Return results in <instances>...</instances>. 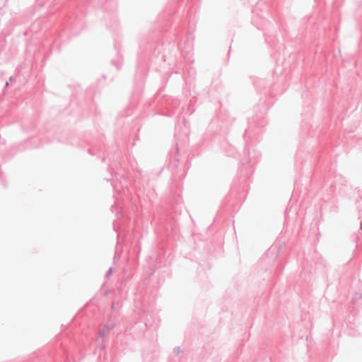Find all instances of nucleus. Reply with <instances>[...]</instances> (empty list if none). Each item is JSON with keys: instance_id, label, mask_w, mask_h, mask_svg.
<instances>
[{"instance_id": "1", "label": "nucleus", "mask_w": 362, "mask_h": 362, "mask_svg": "<svg viewBox=\"0 0 362 362\" xmlns=\"http://www.w3.org/2000/svg\"><path fill=\"white\" fill-rule=\"evenodd\" d=\"M178 32L175 29L170 39L164 35L161 41L158 40L155 34H146L141 37L136 65V83H142L149 69L158 71L164 62H173L180 53V47L175 43Z\"/></svg>"}, {"instance_id": "2", "label": "nucleus", "mask_w": 362, "mask_h": 362, "mask_svg": "<svg viewBox=\"0 0 362 362\" xmlns=\"http://www.w3.org/2000/svg\"><path fill=\"white\" fill-rule=\"evenodd\" d=\"M243 139L245 142L244 156L240 160L238 173L241 176V182H247L253 174V165L257 163L261 153L255 149L251 144V135L247 129L245 130Z\"/></svg>"}, {"instance_id": "3", "label": "nucleus", "mask_w": 362, "mask_h": 362, "mask_svg": "<svg viewBox=\"0 0 362 362\" xmlns=\"http://www.w3.org/2000/svg\"><path fill=\"white\" fill-rule=\"evenodd\" d=\"M148 106L155 109V112L152 115L172 117L179 107L180 101L177 98L167 95L160 96L159 90L154 95L153 100L148 103Z\"/></svg>"}, {"instance_id": "4", "label": "nucleus", "mask_w": 362, "mask_h": 362, "mask_svg": "<svg viewBox=\"0 0 362 362\" xmlns=\"http://www.w3.org/2000/svg\"><path fill=\"white\" fill-rule=\"evenodd\" d=\"M169 161L168 168L171 170L172 177L176 181L182 180L187 175V161L184 166L180 165V150L178 143L176 142L174 148L168 153Z\"/></svg>"}, {"instance_id": "5", "label": "nucleus", "mask_w": 362, "mask_h": 362, "mask_svg": "<svg viewBox=\"0 0 362 362\" xmlns=\"http://www.w3.org/2000/svg\"><path fill=\"white\" fill-rule=\"evenodd\" d=\"M226 127V124L223 121L220 122L219 117L214 118L208 127L207 131L203 134L201 142L202 144H207L212 139L211 134L213 135L220 134L223 129Z\"/></svg>"}, {"instance_id": "6", "label": "nucleus", "mask_w": 362, "mask_h": 362, "mask_svg": "<svg viewBox=\"0 0 362 362\" xmlns=\"http://www.w3.org/2000/svg\"><path fill=\"white\" fill-rule=\"evenodd\" d=\"M250 126L256 125L258 127H264L267 124V119L263 113H259L247 119Z\"/></svg>"}, {"instance_id": "7", "label": "nucleus", "mask_w": 362, "mask_h": 362, "mask_svg": "<svg viewBox=\"0 0 362 362\" xmlns=\"http://www.w3.org/2000/svg\"><path fill=\"white\" fill-rule=\"evenodd\" d=\"M18 151V150L17 149V146H13L6 150L3 156L6 160H8L11 159Z\"/></svg>"}, {"instance_id": "8", "label": "nucleus", "mask_w": 362, "mask_h": 362, "mask_svg": "<svg viewBox=\"0 0 362 362\" xmlns=\"http://www.w3.org/2000/svg\"><path fill=\"white\" fill-rule=\"evenodd\" d=\"M270 27H274V25L272 23H269L268 22L267 23V25H265L264 28H263L262 29L263 30H266V31L264 33V39L265 40L269 43V44H273V41L272 40L270 39V35H269L268 33V31L270 30Z\"/></svg>"}, {"instance_id": "9", "label": "nucleus", "mask_w": 362, "mask_h": 362, "mask_svg": "<svg viewBox=\"0 0 362 362\" xmlns=\"http://www.w3.org/2000/svg\"><path fill=\"white\" fill-rule=\"evenodd\" d=\"M123 156L121 152H118L117 156V168L118 170H124L123 167Z\"/></svg>"}, {"instance_id": "10", "label": "nucleus", "mask_w": 362, "mask_h": 362, "mask_svg": "<svg viewBox=\"0 0 362 362\" xmlns=\"http://www.w3.org/2000/svg\"><path fill=\"white\" fill-rule=\"evenodd\" d=\"M354 240L356 243V247L362 245V233L361 231L358 230V233L354 235Z\"/></svg>"}, {"instance_id": "11", "label": "nucleus", "mask_w": 362, "mask_h": 362, "mask_svg": "<svg viewBox=\"0 0 362 362\" xmlns=\"http://www.w3.org/2000/svg\"><path fill=\"white\" fill-rule=\"evenodd\" d=\"M275 249H276V251L275 255H274V259L277 258V257H278V256H279V254H280V249H281V248H280V247H274L272 250H270V251L269 252V253H267V254H266V255H263V257H262V258L261 261H262V262L264 261V259H265V257H266V256H267V257H268V256L269 255V254H270V253H272V252H273V250H274Z\"/></svg>"}, {"instance_id": "12", "label": "nucleus", "mask_w": 362, "mask_h": 362, "mask_svg": "<svg viewBox=\"0 0 362 362\" xmlns=\"http://www.w3.org/2000/svg\"><path fill=\"white\" fill-rule=\"evenodd\" d=\"M111 64L115 66L117 70H119L122 66V62L120 59H112Z\"/></svg>"}, {"instance_id": "13", "label": "nucleus", "mask_w": 362, "mask_h": 362, "mask_svg": "<svg viewBox=\"0 0 362 362\" xmlns=\"http://www.w3.org/2000/svg\"><path fill=\"white\" fill-rule=\"evenodd\" d=\"M115 327V323H106L103 325V329H105V332H110L112 329H113Z\"/></svg>"}, {"instance_id": "14", "label": "nucleus", "mask_w": 362, "mask_h": 362, "mask_svg": "<svg viewBox=\"0 0 362 362\" xmlns=\"http://www.w3.org/2000/svg\"><path fill=\"white\" fill-rule=\"evenodd\" d=\"M303 162V160H301V158H300V151L298 150L297 151L296 156V163H295L296 167H297L298 165L302 164Z\"/></svg>"}, {"instance_id": "15", "label": "nucleus", "mask_w": 362, "mask_h": 362, "mask_svg": "<svg viewBox=\"0 0 362 362\" xmlns=\"http://www.w3.org/2000/svg\"><path fill=\"white\" fill-rule=\"evenodd\" d=\"M0 182L4 188L7 187V182H6V178L5 175L0 177Z\"/></svg>"}, {"instance_id": "16", "label": "nucleus", "mask_w": 362, "mask_h": 362, "mask_svg": "<svg viewBox=\"0 0 362 362\" xmlns=\"http://www.w3.org/2000/svg\"><path fill=\"white\" fill-rule=\"evenodd\" d=\"M112 272H113V268L110 267L109 269L105 273V278L106 279L109 278L112 275Z\"/></svg>"}, {"instance_id": "17", "label": "nucleus", "mask_w": 362, "mask_h": 362, "mask_svg": "<svg viewBox=\"0 0 362 362\" xmlns=\"http://www.w3.org/2000/svg\"><path fill=\"white\" fill-rule=\"evenodd\" d=\"M16 81V76H11L9 77L8 82L11 84V86H13V83Z\"/></svg>"}, {"instance_id": "18", "label": "nucleus", "mask_w": 362, "mask_h": 362, "mask_svg": "<svg viewBox=\"0 0 362 362\" xmlns=\"http://www.w3.org/2000/svg\"><path fill=\"white\" fill-rule=\"evenodd\" d=\"M106 334V332L105 329H102L99 331V336L100 338H104Z\"/></svg>"}, {"instance_id": "19", "label": "nucleus", "mask_w": 362, "mask_h": 362, "mask_svg": "<svg viewBox=\"0 0 362 362\" xmlns=\"http://www.w3.org/2000/svg\"><path fill=\"white\" fill-rule=\"evenodd\" d=\"M282 271H283V267L276 269L275 273L276 275H280L282 273Z\"/></svg>"}, {"instance_id": "20", "label": "nucleus", "mask_w": 362, "mask_h": 362, "mask_svg": "<svg viewBox=\"0 0 362 362\" xmlns=\"http://www.w3.org/2000/svg\"><path fill=\"white\" fill-rule=\"evenodd\" d=\"M87 151L91 156H95V153H94V151H93V148H88Z\"/></svg>"}, {"instance_id": "21", "label": "nucleus", "mask_w": 362, "mask_h": 362, "mask_svg": "<svg viewBox=\"0 0 362 362\" xmlns=\"http://www.w3.org/2000/svg\"><path fill=\"white\" fill-rule=\"evenodd\" d=\"M174 351L176 353V354H178L180 351V349L179 346L175 347Z\"/></svg>"}, {"instance_id": "22", "label": "nucleus", "mask_w": 362, "mask_h": 362, "mask_svg": "<svg viewBox=\"0 0 362 362\" xmlns=\"http://www.w3.org/2000/svg\"><path fill=\"white\" fill-rule=\"evenodd\" d=\"M361 199H362V197H361V195H359L358 197H356V201L358 202H360Z\"/></svg>"}, {"instance_id": "23", "label": "nucleus", "mask_w": 362, "mask_h": 362, "mask_svg": "<svg viewBox=\"0 0 362 362\" xmlns=\"http://www.w3.org/2000/svg\"><path fill=\"white\" fill-rule=\"evenodd\" d=\"M10 85V83L8 81H6L4 85V89L7 88Z\"/></svg>"}, {"instance_id": "24", "label": "nucleus", "mask_w": 362, "mask_h": 362, "mask_svg": "<svg viewBox=\"0 0 362 362\" xmlns=\"http://www.w3.org/2000/svg\"><path fill=\"white\" fill-rule=\"evenodd\" d=\"M107 157L109 158V160H114V158L110 157V152H107Z\"/></svg>"}, {"instance_id": "25", "label": "nucleus", "mask_w": 362, "mask_h": 362, "mask_svg": "<svg viewBox=\"0 0 362 362\" xmlns=\"http://www.w3.org/2000/svg\"><path fill=\"white\" fill-rule=\"evenodd\" d=\"M121 177L124 179V180H127L128 178L127 175H124V174H122L121 175Z\"/></svg>"}, {"instance_id": "26", "label": "nucleus", "mask_w": 362, "mask_h": 362, "mask_svg": "<svg viewBox=\"0 0 362 362\" xmlns=\"http://www.w3.org/2000/svg\"><path fill=\"white\" fill-rule=\"evenodd\" d=\"M106 158H107V157H105V156H103V157L101 158V160H102V162H103V163H104V162L105 161V160H106Z\"/></svg>"}, {"instance_id": "27", "label": "nucleus", "mask_w": 362, "mask_h": 362, "mask_svg": "<svg viewBox=\"0 0 362 362\" xmlns=\"http://www.w3.org/2000/svg\"><path fill=\"white\" fill-rule=\"evenodd\" d=\"M21 66V64H19L18 66L16 68V71H20Z\"/></svg>"}, {"instance_id": "28", "label": "nucleus", "mask_w": 362, "mask_h": 362, "mask_svg": "<svg viewBox=\"0 0 362 362\" xmlns=\"http://www.w3.org/2000/svg\"><path fill=\"white\" fill-rule=\"evenodd\" d=\"M4 175V174L3 171L1 170H0V177H2Z\"/></svg>"}, {"instance_id": "29", "label": "nucleus", "mask_w": 362, "mask_h": 362, "mask_svg": "<svg viewBox=\"0 0 362 362\" xmlns=\"http://www.w3.org/2000/svg\"><path fill=\"white\" fill-rule=\"evenodd\" d=\"M111 309L115 310V303H112V304L111 305Z\"/></svg>"}, {"instance_id": "30", "label": "nucleus", "mask_w": 362, "mask_h": 362, "mask_svg": "<svg viewBox=\"0 0 362 362\" xmlns=\"http://www.w3.org/2000/svg\"><path fill=\"white\" fill-rule=\"evenodd\" d=\"M360 229L362 230V221L360 223Z\"/></svg>"}, {"instance_id": "31", "label": "nucleus", "mask_w": 362, "mask_h": 362, "mask_svg": "<svg viewBox=\"0 0 362 362\" xmlns=\"http://www.w3.org/2000/svg\"><path fill=\"white\" fill-rule=\"evenodd\" d=\"M37 54L36 52H35V53H34V57H35V60H36Z\"/></svg>"}, {"instance_id": "32", "label": "nucleus", "mask_w": 362, "mask_h": 362, "mask_svg": "<svg viewBox=\"0 0 362 362\" xmlns=\"http://www.w3.org/2000/svg\"><path fill=\"white\" fill-rule=\"evenodd\" d=\"M50 46H51V48H52V49H54V46H55V45H54V44H52V45H50Z\"/></svg>"}, {"instance_id": "33", "label": "nucleus", "mask_w": 362, "mask_h": 362, "mask_svg": "<svg viewBox=\"0 0 362 362\" xmlns=\"http://www.w3.org/2000/svg\"><path fill=\"white\" fill-rule=\"evenodd\" d=\"M110 168H110V166H109V167H108V170H110V173H111V174H112V175L113 174H112V171H111Z\"/></svg>"}, {"instance_id": "34", "label": "nucleus", "mask_w": 362, "mask_h": 362, "mask_svg": "<svg viewBox=\"0 0 362 362\" xmlns=\"http://www.w3.org/2000/svg\"><path fill=\"white\" fill-rule=\"evenodd\" d=\"M167 31H168V29H167V28L163 29V30H162V32H167Z\"/></svg>"}, {"instance_id": "35", "label": "nucleus", "mask_w": 362, "mask_h": 362, "mask_svg": "<svg viewBox=\"0 0 362 362\" xmlns=\"http://www.w3.org/2000/svg\"><path fill=\"white\" fill-rule=\"evenodd\" d=\"M24 36L27 35V31L23 33Z\"/></svg>"}, {"instance_id": "36", "label": "nucleus", "mask_w": 362, "mask_h": 362, "mask_svg": "<svg viewBox=\"0 0 362 362\" xmlns=\"http://www.w3.org/2000/svg\"><path fill=\"white\" fill-rule=\"evenodd\" d=\"M358 295L359 296L358 298H361L362 295L361 294H358Z\"/></svg>"}, {"instance_id": "37", "label": "nucleus", "mask_w": 362, "mask_h": 362, "mask_svg": "<svg viewBox=\"0 0 362 362\" xmlns=\"http://www.w3.org/2000/svg\"><path fill=\"white\" fill-rule=\"evenodd\" d=\"M235 183H233V189L235 188Z\"/></svg>"}, {"instance_id": "38", "label": "nucleus", "mask_w": 362, "mask_h": 362, "mask_svg": "<svg viewBox=\"0 0 362 362\" xmlns=\"http://www.w3.org/2000/svg\"><path fill=\"white\" fill-rule=\"evenodd\" d=\"M114 47H115V49H117V45H116V44H115V45H114Z\"/></svg>"}, {"instance_id": "39", "label": "nucleus", "mask_w": 362, "mask_h": 362, "mask_svg": "<svg viewBox=\"0 0 362 362\" xmlns=\"http://www.w3.org/2000/svg\"><path fill=\"white\" fill-rule=\"evenodd\" d=\"M117 150H118V148H117V147H116V149L115 150V152H117Z\"/></svg>"}, {"instance_id": "40", "label": "nucleus", "mask_w": 362, "mask_h": 362, "mask_svg": "<svg viewBox=\"0 0 362 362\" xmlns=\"http://www.w3.org/2000/svg\"><path fill=\"white\" fill-rule=\"evenodd\" d=\"M101 348H102V349H104V348H105V345L101 346Z\"/></svg>"}]
</instances>
